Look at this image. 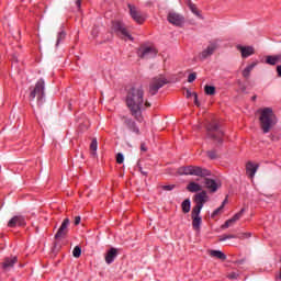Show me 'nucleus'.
Returning a JSON list of instances; mask_svg holds the SVG:
<instances>
[{"label":"nucleus","mask_w":281,"mask_h":281,"mask_svg":"<svg viewBox=\"0 0 281 281\" xmlns=\"http://www.w3.org/2000/svg\"><path fill=\"white\" fill-rule=\"evenodd\" d=\"M188 8L195 16L202 18L196 4H194L191 0H188Z\"/></svg>","instance_id":"26"},{"label":"nucleus","mask_w":281,"mask_h":281,"mask_svg":"<svg viewBox=\"0 0 281 281\" xmlns=\"http://www.w3.org/2000/svg\"><path fill=\"white\" fill-rule=\"evenodd\" d=\"M210 255H211V257H215L220 260H223V261L226 260V255L222 250L213 249V250H211Z\"/></svg>","instance_id":"27"},{"label":"nucleus","mask_w":281,"mask_h":281,"mask_svg":"<svg viewBox=\"0 0 281 281\" xmlns=\"http://www.w3.org/2000/svg\"><path fill=\"white\" fill-rule=\"evenodd\" d=\"M125 102L131 115L136 120V122L143 123V111L151 106V104L147 100L145 101L144 99L143 86L137 85L128 89L126 91Z\"/></svg>","instance_id":"1"},{"label":"nucleus","mask_w":281,"mask_h":281,"mask_svg":"<svg viewBox=\"0 0 281 281\" xmlns=\"http://www.w3.org/2000/svg\"><path fill=\"white\" fill-rule=\"evenodd\" d=\"M30 100L33 102L35 98H37L38 106H42L45 102V81L44 79H40L34 88H30Z\"/></svg>","instance_id":"4"},{"label":"nucleus","mask_w":281,"mask_h":281,"mask_svg":"<svg viewBox=\"0 0 281 281\" xmlns=\"http://www.w3.org/2000/svg\"><path fill=\"white\" fill-rule=\"evenodd\" d=\"M227 278L231 279V280H235V279L238 278V274L235 273V272H232V273H229V274L227 276Z\"/></svg>","instance_id":"40"},{"label":"nucleus","mask_w":281,"mask_h":281,"mask_svg":"<svg viewBox=\"0 0 281 281\" xmlns=\"http://www.w3.org/2000/svg\"><path fill=\"white\" fill-rule=\"evenodd\" d=\"M258 169H259V165H257V164L248 162L246 165V173L251 179H254V177H255L256 172L258 171Z\"/></svg>","instance_id":"21"},{"label":"nucleus","mask_w":281,"mask_h":281,"mask_svg":"<svg viewBox=\"0 0 281 281\" xmlns=\"http://www.w3.org/2000/svg\"><path fill=\"white\" fill-rule=\"evenodd\" d=\"M209 195L206 191H202L198 194L194 195V203L195 205L193 206V211L198 212H202L205 203L209 201Z\"/></svg>","instance_id":"6"},{"label":"nucleus","mask_w":281,"mask_h":281,"mask_svg":"<svg viewBox=\"0 0 281 281\" xmlns=\"http://www.w3.org/2000/svg\"><path fill=\"white\" fill-rule=\"evenodd\" d=\"M205 94L213 95L216 94V87L214 86H205L204 87Z\"/></svg>","instance_id":"30"},{"label":"nucleus","mask_w":281,"mask_h":281,"mask_svg":"<svg viewBox=\"0 0 281 281\" xmlns=\"http://www.w3.org/2000/svg\"><path fill=\"white\" fill-rule=\"evenodd\" d=\"M207 157L211 159V160H216L218 159V154H216V150L213 149V150H207Z\"/></svg>","instance_id":"32"},{"label":"nucleus","mask_w":281,"mask_h":281,"mask_svg":"<svg viewBox=\"0 0 281 281\" xmlns=\"http://www.w3.org/2000/svg\"><path fill=\"white\" fill-rule=\"evenodd\" d=\"M116 162H117L119 165H121V164L124 162V156H123V154H117V155H116Z\"/></svg>","instance_id":"36"},{"label":"nucleus","mask_w":281,"mask_h":281,"mask_svg":"<svg viewBox=\"0 0 281 281\" xmlns=\"http://www.w3.org/2000/svg\"><path fill=\"white\" fill-rule=\"evenodd\" d=\"M139 171H140V173L144 175V176H147V175H148V172L144 171L142 167H139Z\"/></svg>","instance_id":"49"},{"label":"nucleus","mask_w":281,"mask_h":281,"mask_svg":"<svg viewBox=\"0 0 281 281\" xmlns=\"http://www.w3.org/2000/svg\"><path fill=\"white\" fill-rule=\"evenodd\" d=\"M201 212H196V211H191V218H192V227L194 231H200L201 225L203 223V218L200 215Z\"/></svg>","instance_id":"15"},{"label":"nucleus","mask_w":281,"mask_h":281,"mask_svg":"<svg viewBox=\"0 0 281 281\" xmlns=\"http://www.w3.org/2000/svg\"><path fill=\"white\" fill-rule=\"evenodd\" d=\"M187 190L189 192H199V191H202V187L201 184L196 183V182H190L188 186H187Z\"/></svg>","instance_id":"24"},{"label":"nucleus","mask_w":281,"mask_h":281,"mask_svg":"<svg viewBox=\"0 0 281 281\" xmlns=\"http://www.w3.org/2000/svg\"><path fill=\"white\" fill-rule=\"evenodd\" d=\"M115 258H117V249L111 247L105 255V263L112 265L115 261Z\"/></svg>","instance_id":"20"},{"label":"nucleus","mask_w":281,"mask_h":281,"mask_svg":"<svg viewBox=\"0 0 281 281\" xmlns=\"http://www.w3.org/2000/svg\"><path fill=\"white\" fill-rule=\"evenodd\" d=\"M277 76L281 78V65L277 66Z\"/></svg>","instance_id":"46"},{"label":"nucleus","mask_w":281,"mask_h":281,"mask_svg":"<svg viewBox=\"0 0 281 281\" xmlns=\"http://www.w3.org/2000/svg\"><path fill=\"white\" fill-rule=\"evenodd\" d=\"M251 237V233H244L243 234V238L244 239H248V238H250Z\"/></svg>","instance_id":"44"},{"label":"nucleus","mask_w":281,"mask_h":281,"mask_svg":"<svg viewBox=\"0 0 281 281\" xmlns=\"http://www.w3.org/2000/svg\"><path fill=\"white\" fill-rule=\"evenodd\" d=\"M251 100H252V101L257 100V97H256V95H254V97L251 98Z\"/></svg>","instance_id":"53"},{"label":"nucleus","mask_w":281,"mask_h":281,"mask_svg":"<svg viewBox=\"0 0 281 281\" xmlns=\"http://www.w3.org/2000/svg\"><path fill=\"white\" fill-rule=\"evenodd\" d=\"M92 34H93L94 36H97V33H95V32H92Z\"/></svg>","instance_id":"54"},{"label":"nucleus","mask_w":281,"mask_h":281,"mask_svg":"<svg viewBox=\"0 0 281 281\" xmlns=\"http://www.w3.org/2000/svg\"><path fill=\"white\" fill-rule=\"evenodd\" d=\"M260 128L263 134H269L271 130L278 124V117L272 108H263L260 110Z\"/></svg>","instance_id":"2"},{"label":"nucleus","mask_w":281,"mask_h":281,"mask_svg":"<svg viewBox=\"0 0 281 281\" xmlns=\"http://www.w3.org/2000/svg\"><path fill=\"white\" fill-rule=\"evenodd\" d=\"M69 226H70V220L64 218V221L61 222V226H59V229H57V234H55V239L59 240L65 238L68 234Z\"/></svg>","instance_id":"11"},{"label":"nucleus","mask_w":281,"mask_h":281,"mask_svg":"<svg viewBox=\"0 0 281 281\" xmlns=\"http://www.w3.org/2000/svg\"><path fill=\"white\" fill-rule=\"evenodd\" d=\"M124 125L126 126V128L134 133L135 135L139 136L140 135V130L137 126V123L133 120V119H125L124 121Z\"/></svg>","instance_id":"18"},{"label":"nucleus","mask_w":281,"mask_h":281,"mask_svg":"<svg viewBox=\"0 0 281 281\" xmlns=\"http://www.w3.org/2000/svg\"><path fill=\"white\" fill-rule=\"evenodd\" d=\"M167 82H168L167 79L162 77L154 78L149 85V93L151 95L157 94L159 89L162 88Z\"/></svg>","instance_id":"7"},{"label":"nucleus","mask_w":281,"mask_h":281,"mask_svg":"<svg viewBox=\"0 0 281 281\" xmlns=\"http://www.w3.org/2000/svg\"><path fill=\"white\" fill-rule=\"evenodd\" d=\"M227 202V199H225L223 202H222V205H223V209L225 207V203Z\"/></svg>","instance_id":"51"},{"label":"nucleus","mask_w":281,"mask_h":281,"mask_svg":"<svg viewBox=\"0 0 281 281\" xmlns=\"http://www.w3.org/2000/svg\"><path fill=\"white\" fill-rule=\"evenodd\" d=\"M167 21L175 26L181 27L184 24V16L176 12H169Z\"/></svg>","instance_id":"10"},{"label":"nucleus","mask_w":281,"mask_h":281,"mask_svg":"<svg viewBox=\"0 0 281 281\" xmlns=\"http://www.w3.org/2000/svg\"><path fill=\"white\" fill-rule=\"evenodd\" d=\"M232 224H234V223H233V221H231V218H229V220H227V221L225 222V224L223 225V228H228Z\"/></svg>","instance_id":"41"},{"label":"nucleus","mask_w":281,"mask_h":281,"mask_svg":"<svg viewBox=\"0 0 281 281\" xmlns=\"http://www.w3.org/2000/svg\"><path fill=\"white\" fill-rule=\"evenodd\" d=\"M175 188H176L175 184H169V186H164V187H162V190L172 191Z\"/></svg>","instance_id":"38"},{"label":"nucleus","mask_w":281,"mask_h":281,"mask_svg":"<svg viewBox=\"0 0 281 281\" xmlns=\"http://www.w3.org/2000/svg\"><path fill=\"white\" fill-rule=\"evenodd\" d=\"M66 36H67V33L65 31V26L61 25V27H59V32H57V43L55 44V47H58L60 43L65 41Z\"/></svg>","instance_id":"22"},{"label":"nucleus","mask_w":281,"mask_h":281,"mask_svg":"<svg viewBox=\"0 0 281 281\" xmlns=\"http://www.w3.org/2000/svg\"><path fill=\"white\" fill-rule=\"evenodd\" d=\"M140 150H142V151H147V146H146L145 143H142V144H140Z\"/></svg>","instance_id":"43"},{"label":"nucleus","mask_w":281,"mask_h":281,"mask_svg":"<svg viewBox=\"0 0 281 281\" xmlns=\"http://www.w3.org/2000/svg\"><path fill=\"white\" fill-rule=\"evenodd\" d=\"M25 225H26V222L23 215H15L12 218H10L8 222L9 228L22 227Z\"/></svg>","instance_id":"13"},{"label":"nucleus","mask_w":281,"mask_h":281,"mask_svg":"<svg viewBox=\"0 0 281 281\" xmlns=\"http://www.w3.org/2000/svg\"><path fill=\"white\" fill-rule=\"evenodd\" d=\"M221 210H223V205H221L220 207L213 211L212 218H215V216H218V214H221Z\"/></svg>","instance_id":"34"},{"label":"nucleus","mask_w":281,"mask_h":281,"mask_svg":"<svg viewBox=\"0 0 281 281\" xmlns=\"http://www.w3.org/2000/svg\"><path fill=\"white\" fill-rule=\"evenodd\" d=\"M193 98H194V104H195L196 106H200L201 104H200L199 95H198L196 92H193Z\"/></svg>","instance_id":"37"},{"label":"nucleus","mask_w":281,"mask_h":281,"mask_svg":"<svg viewBox=\"0 0 281 281\" xmlns=\"http://www.w3.org/2000/svg\"><path fill=\"white\" fill-rule=\"evenodd\" d=\"M98 138H92L91 144H90V150H91V156L92 157H98Z\"/></svg>","instance_id":"23"},{"label":"nucleus","mask_w":281,"mask_h":281,"mask_svg":"<svg viewBox=\"0 0 281 281\" xmlns=\"http://www.w3.org/2000/svg\"><path fill=\"white\" fill-rule=\"evenodd\" d=\"M227 240V235H222L220 237V241L223 243V241H226Z\"/></svg>","instance_id":"48"},{"label":"nucleus","mask_w":281,"mask_h":281,"mask_svg":"<svg viewBox=\"0 0 281 281\" xmlns=\"http://www.w3.org/2000/svg\"><path fill=\"white\" fill-rule=\"evenodd\" d=\"M258 65L257 61L252 63L251 65H248L245 70H247L249 74L251 72V70Z\"/></svg>","instance_id":"35"},{"label":"nucleus","mask_w":281,"mask_h":281,"mask_svg":"<svg viewBox=\"0 0 281 281\" xmlns=\"http://www.w3.org/2000/svg\"><path fill=\"white\" fill-rule=\"evenodd\" d=\"M193 93H194V92H191V90L188 89V90L186 91V97H187V98H190V97H192V95L194 97Z\"/></svg>","instance_id":"42"},{"label":"nucleus","mask_w":281,"mask_h":281,"mask_svg":"<svg viewBox=\"0 0 281 281\" xmlns=\"http://www.w3.org/2000/svg\"><path fill=\"white\" fill-rule=\"evenodd\" d=\"M130 13L132 19L138 23L143 24L145 22V18L140 14V12L137 11L135 5L128 4Z\"/></svg>","instance_id":"17"},{"label":"nucleus","mask_w":281,"mask_h":281,"mask_svg":"<svg viewBox=\"0 0 281 281\" xmlns=\"http://www.w3.org/2000/svg\"><path fill=\"white\" fill-rule=\"evenodd\" d=\"M226 238H227V240H229V239H236V235H234V234H228V235H226Z\"/></svg>","instance_id":"45"},{"label":"nucleus","mask_w":281,"mask_h":281,"mask_svg":"<svg viewBox=\"0 0 281 281\" xmlns=\"http://www.w3.org/2000/svg\"><path fill=\"white\" fill-rule=\"evenodd\" d=\"M18 263V256L11 255L4 257L2 263H1V269L4 272H9L14 268V265Z\"/></svg>","instance_id":"9"},{"label":"nucleus","mask_w":281,"mask_h":281,"mask_svg":"<svg viewBox=\"0 0 281 281\" xmlns=\"http://www.w3.org/2000/svg\"><path fill=\"white\" fill-rule=\"evenodd\" d=\"M196 77H198L196 72L190 74V75L188 76V82H189V83H192L193 81L196 80Z\"/></svg>","instance_id":"33"},{"label":"nucleus","mask_w":281,"mask_h":281,"mask_svg":"<svg viewBox=\"0 0 281 281\" xmlns=\"http://www.w3.org/2000/svg\"><path fill=\"white\" fill-rule=\"evenodd\" d=\"M280 63H281V58H280Z\"/></svg>","instance_id":"55"},{"label":"nucleus","mask_w":281,"mask_h":281,"mask_svg":"<svg viewBox=\"0 0 281 281\" xmlns=\"http://www.w3.org/2000/svg\"><path fill=\"white\" fill-rule=\"evenodd\" d=\"M236 48L241 53V57L244 59L255 55L256 53L254 46H241V44H237Z\"/></svg>","instance_id":"16"},{"label":"nucleus","mask_w":281,"mask_h":281,"mask_svg":"<svg viewBox=\"0 0 281 281\" xmlns=\"http://www.w3.org/2000/svg\"><path fill=\"white\" fill-rule=\"evenodd\" d=\"M245 212V209H241L238 213H236L232 218L231 222L236 223L239 221Z\"/></svg>","instance_id":"31"},{"label":"nucleus","mask_w":281,"mask_h":281,"mask_svg":"<svg viewBox=\"0 0 281 281\" xmlns=\"http://www.w3.org/2000/svg\"><path fill=\"white\" fill-rule=\"evenodd\" d=\"M207 137L217 142L218 144H223V136L225 133L221 130V125L216 122H211L206 125Z\"/></svg>","instance_id":"5"},{"label":"nucleus","mask_w":281,"mask_h":281,"mask_svg":"<svg viewBox=\"0 0 281 281\" xmlns=\"http://www.w3.org/2000/svg\"><path fill=\"white\" fill-rule=\"evenodd\" d=\"M81 254H82L81 246H79V245L75 246L74 249H72V257L74 258H80Z\"/></svg>","instance_id":"29"},{"label":"nucleus","mask_w":281,"mask_h":281,"mask_svg":"<svg viewBox=\"0 0 281 281\" xmlns=\"http://www.w3.org/2000/svg\"><path fill=\"white\" fill-rule=\"evenodd\" d=\"M177 173L179 176H195L200 178H206L212 176V172L209 169L198 166L180 167L177 169Z\"/></svg>","instance_id":"3"},{"label":"nucleus","mask_w":281,"mask_h":281,"mask_svg":"<svg viewBox=\"0 0 281 281\" xmlns=\"http://www.w3.org/2000/svg\"><path fill=\"white\" fill-rule=\"evenodd\" d=\"M157 55L156 48H153L151 46H144L143 48H139L138 56L140 58H154Z\"/></svg>","instance_id":"12"},{"label":"nucleus","mask_w":281,"mask_h":281,"mask_svg":"<svg viewBox=\"0 0 281 281\" xmlns=\"http://www.w3.org/2000/svg\"><path fill=\"white\" fill-rule=\"evenodd\" d=\"M204 184H205V188L212 193H215L221 187V184H218L214 179H210V178L204 179Z\"/></svg>","instance_id":"19"},{"label":"nucleus","mask_w":281,"mask_h":281,"mask_svg":"<svg viewBox=\"0 0 281 281\" xmlns=\"http://www.w3.org/2000/svg\"><path fill=\"white\" fill-rule=\"evenodd\" d=\"M80 223H81V216H76L75 221H74V225L78 226V225H80Z\"/></svg>","instance_id":"39"},{"label":"nucleus","mask_w":281,"mask_h":281,"mask_svg":"<svg viewBox=\"0 0 281 281\" xmlns=\"http://www.w3.org/2000/svg\"><path fill=\"white\" fill-rule=\"evenodd\" d=\"M76 5H77V8H80L81 7V0H77Z\"/></svg>","instance_id":"50"},{"label":"nucleus","mask_w":281,"mask_h":281,"mask_svg":"<svg viewBox=\"0 0 281 281\" xmlns=\"http://www.w3.org/2000/svg\"><path fill=\"white\" fill-rule=\"evenodd\" d=\"M280 59H281L280 55L268 56L267 57V64H269L270 66H276Z\"/></svg>","instance_id":"28"},{"label":"nucleus","mask_w":281,"mask_h":281,"mask_svg":"<svg viewBox=\"0 0 281 281\" xmlns=\"http://www.w3.org/2000/svg\"><path fill=\"white\" fill-rule=\"evenodd\" d=\"M243 76H244L245 78H248V77L250 76V72L247 71V69H245V70L243 71Z\"/></svg>","instance_id":"47"},{"label":"nucleus","mask_w":281,"mask_h":281,"mask_svg":"<svg viewBox=\"0 0 281 281\" xmlns=\"http://www.w3.org/2000/svg\"><path fill=\"white\" fill-rule=\"evenodd\" d=\"M113 30L121 38H128L132 42L134 41L133 36L127 32V29L121 22H115L113 24Z\"/></svg>","instance_id":"8"},{"label":"nucleus","mask_w":281,"mask_h":281,"mask_svg":"<svg viewBox=\"0 0 281 281\" xmlns=\"http://www.w3.org/2000/svg\"><path fill=\"white\" fill-rule=\"evenodd\" d=\"M217 47H218V46H217L216 43H211V44L209 45V47L204 48V49L201 52L199 58H200L201 60L207 59L209 57H211V56L214 55V53L216 52V48H217Z\"/></svg>","instance_id":"14"},{"label":"nucleus","mask_w":281,"mask_h":281,"mask_svg":"<svg viewBox=\"0 0 281 281\" xmlns=\"http://www.w3.org/2000/svg\"><path fill=\"white\" fill-rule=\"evenodd\" d=\"M281 281V267H280V273H279V278H277Z\"/></svg>","instance_id":"52"},{"label":"nucleus","mask_w":281,"mask_h":281,"mask_svg":"<svg viewBox=\"0 0 281 281\" xmlns=\"http://www.w3.org/2000/svg\"><path fill=\"white\" fill-rule=\"evenodd\" d=\"M181 211L183 212V214H189V212H191V200L190 199H186L181 203Z\"/></svg>","instance_id":"25"}]
</instances>
